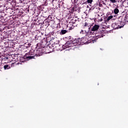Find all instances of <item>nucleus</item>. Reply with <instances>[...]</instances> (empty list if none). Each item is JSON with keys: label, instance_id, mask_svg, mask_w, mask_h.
Listing matches in <instances>:
<instances>
[{"label": "nucleus", "instance_id": "nucleus-13", "mask_svg": "<svg viewBox=\"0 0 128 128\" xmlns=\"http://www.w3.org/2000/svg\"><path fill=\"white\" fill-rule=\"evenodd\" d=\"M86 40V38H82V39H81V40H82V41H81V44H86V42H88V41H85Z\"/></svg>", "mask_w": 128, "mask_h": 128}, {"label": "nucleus", "instance_id": "nucleus-1", "mask_svg": "<svg viewBox=\"0 0 128 128\" xmlns=\"http://www.w3.org/2000/svg\"><path fill=\"white\" fill-rule=\"evenodd\" d=\"M82 39L80 38H75L73 41H68L64 45L62 46V48L64 50L66 48H72V46H80L82 44Z\"/></svg>", "mask_w": 128, "mask_h": 128}, {"label": "nucleus", "instance_id": "nucleus-9", "mask_svg": "<svg viewBox=\"0 0 128 128\" xmlns=\"http://www.w3.org/2000/svg\"><path fill=\"white\" fill-rule=\"evenodd\" d=\"M92 32L94 31H92V29L89 30L86 33V36H92V34L94 35V32Z\"/></svg>", "mask_w": 128, "mask_h": 128}, {"label": "nucleus", "instance_id": "nucleus-23", "mask_svg": "<svg viewBox=\"0 0 128 128\" xmlns=\"http://www.w3.org/2000/svg\"><path fill=\"white\" fill-rule=\"evenodd\" d=\"M0 8H1L0 7ZM2 12V10L0 9V12Z\"/></svg>", "mask_w": 128, "mask_h": 128}, {"label": "nucleus", "instance_id": "nucleus-19", "mask_svg": "<svg viewBox=\"0 0 128 128\" xmlns=\"http://www.w3.org/2000/svg\"><path fill=\"white\" fill-rule=\"evenodd\" d=\"M84 26H89L88 24L86 22V23L84 24Z\"/></svg>", "mask_w": 128, "mask_h": 128}, {"label": "nucleus", "instance_id": "nucleus-15", "mask_svg": "<svg viewBox=\"0 0 128 128\" xmlns=\"http://www.w3.org/2000/svg\"><path fill=\"white\" fill-rule=\"evenodd\" d=\"M113 18H114L113 16H108L106 19V22H110V20H112Z\"/></svg>", "mask_w": 128, "mask_h": 128}, {"label": "nucleus", "instance_id": "nucleus-3", "mask_svg": "<svg viewBox=\"0 0 128 128\" xmlns=\"http://www.w3.org/2000/svg\"><path fill=\"white\" fill-rule=\"evenodd\" d=\"M122 20H124V17L120 16L118 18L116 22L112 24V27L113 28L114 30H118V28H124V24Z\"/></svg>", "mask_w": 128, "mask_h": 128}, {"label": "nucleus", "instance_id": "nucleus-18", "mask_svg": "<svg viewBox=\"0 0 128 128\" xmlns=\"http://www.w3.org/2000/svg\"><path fill=\"white\" fill-rule=\"evenodd\" d=\"M74 28V26H73L70 27V28H69L70 30H73Z\"/></svg>", "mask_w": 128, "mask_h": 128}, {"label": "nucleus", "instance_id": "nucleus-8", "mask_svg": "<svg viewBox=\"0 0 128 128\" xmlns=\"http://www.w3.org/2000/svg\"><path fill=\"white\" fill-rule=\"evenodd\" d=\"M68 32V31L66 30H62L60 32V34L62 35V34H66Z\"/></svg>", "mask_w": 128, "mask_h": 128}, {"label": "nucleus", "instance_id": "nucleus-10", "mask_svg": "<svg viewBox=\"0 0 128 128\" xmlns=\"http://www.w3.org/2000/svg\"><path fill=\"white\" fill-rule=\"evenodd\" d=\"M46 44H48V42L46 40L42 41V42L40 44L42 46V48H46Z\"/></svg>", "mask_w": 128, "mask_h": 128}, {"label": "nucleus", "instance_id": "nucleus-17", "mask_svg": "<svg viewBox=\"0 0 128 128\" xmlns=\"http://www.w3.org/2000/svg\"><path fill=\"white\" fill-rule=\"evenodd\" d=\"M12 10L10 8H8L6 10V12H10V11Z\"/></svg>", "mask_w": 128, "mask_h": 128}, {"label": "nucleus", "instance_id": "nucleus-24", "mask_svg": "<svg viewBox=\"0 0 128 128\" xmlns=\"http://www.w3.org/2000/svg\"><path fill=\"white\" fill-rule=\"evenodd\" d=\"M6 60H8V58H6Z\"/></svg>", "mask_w": 128, "mask_h": 128}, {"label": "nucleus", "instance_id": "nucleus-25", "mask_svg": "<svg viewBox=\"0 0 128 128\" xmlns=\"http://www.w3.org/2000/svg\"><path fill=\"white\" fill-rule=\"evenodd\" d=\"M102 19H101L100 22H102Z\"/></svg>", "mask_w": 128, "mask_h": 128}, {"label": "nucleus", "instance_id": "nucleus-6", "mask_svg": "<svg viewBox=\"0 0 128 128\" xmlns=\"http://www.w3.org/2000/svg\"><path fill=\"white\" fill-rule=\"evenodd\" d=\"M100 28V26L98 24H95L93 27L91 28L92 32H96Z\"/></svg>", "mask_w": 128, "mask_h": 128}, {"label": "nucleus", "instance_id": "nucleus-7", "mask_svg": "<svg viewBox=\"0 0 128 128\" xmlns=\"http://www.w3.org/2000/svg\"><path fill=\"white\" fill-rule=\"evenodd\" d=\"M82 2H83V3L82 4H84L86 2H87L88 4H92L93 0H87V1L86 2H84V0H82Z\"/></svg>", "mask_w": 128, "mask_h": 128}, {"label": "nucleus", "instance_id": "nucleus-12", "mask_svg": "<svg viewBox=\"0 0 128 128\" xmlns=\"http://www.w3.org/2000/svg\"><path fill=\"white\" fill-rule=\"evenodd\" d=\"M114 14H118V12H120V10H118V8H116L114 10Z\"/></svg>", "mask_w": 128, "mask_h": 128}, {"label": "nucleus", "instance_id": "nucleus-14", "mask_svg": "<svg viewBox=\"0 0 128 128\" xmlns=\"http://www.w3.org/2000/svg\"><path fill=\"white\" fill-rule=\"evenodd\" d=\"M35 40H40V42H42V36H36V38H35Z\"/></svg>", "mask_w": 128, "mask_h": 128}, {"label": "nucleus", "instance_id": "nucleus-26", "mask_svg": "<svg viewBox=\"0 0 128 128\" xmlns=\"http://www.w3.org/2000/svg\"><path fill=\"white\" fill-rule=\"evenodd\" d=\"M116 20V18H113V20Z\"/></svg>", "mask_w": 128, "mask_h": 128}, {"label": "nucleus", "instance_id": "nucleus-22", "mask_svg": "<svg viewBox=\"0 0 128 128\" xmlns=\"http://www.w3.org/2000/svg\"><path fill=\"white\" fill-rule=\"evenodd\" d=\"M80 34H84V30H82L80 32Z\"/></svg>", "mask_w": 128, "mask_h": 128}, {"label": "nucleus", "instance_id": "nucleus-5", "mask_svg": "<svg viewBox=\"0 0 128 128\" xmlns=\"http://www.w3.org/2000/svg\"><path fill=\"white\" fill-rule=\"evenodd\" d=\"M42 46L41 44H37L36 50H38V52H42V56L43 54H44V48H42Z\"/></svg>", "mask_w": 128, "mask_h": 128}, {"label": "nucleus", "instance_id": "nucleus-4", "mask_svg": "<svg viewBox=\"0 0 128 128\" xmlns=\"http://www.w3.org/2000/svg\"><path fill=\"white\" fill-rule=\"evenodd\" d=\"M95 40L100 38L104 37V30H102L98 32V33L95 34Z\"/></svg>", "mask_w": 128, "mask_h": 128}, {"label": "nucleus", "instance_id": "nucleus-11", "mask_svg": "<svg viewBox=\"0 0 128 128\" xmlns=\"http://www.w3.org/2000/svg\"><path fill=\"white\" fill-rule=\"evenodd\" d=\"M4 70H10V68H12V66L10 65L6 64L4 66Z\"/></svg>", "mask_w": 128, "mask_h": 128}, {"label": "nucleus", "instance_id": "nucleus-21", "mask_svg": "<svg viewBox=\"0 0 128 128\" xmlns=\"http://www.w3.org/2000/svg\"><path fill=\"white\" fill-rule=\"evenodd\" d=\"M99 6H102V4H101L100 3L99 4Z\"/></svg>", "mask_w": 128, "mask_h": 128}, {"label": "nucleus", "instance_id": "nucleus-28", "mask_svg": "<svg viewBox=\"0 0 128 128\" xmlns=\"http://www.w3.org/2000/svg\"><path fill=\"white\" fill-rule=\"evenodd\" d=\"M78 20H75L76 22Z\"/></svg>", "mask_w": 128, "mask_h": 128}, {"label": "nucleus", "instance_id": "nucleus-20", "mask_svg": "<svg viewBox=\"0 0 128 128\" xmlns=\"http://www.w3.org/2000/svg\"><path fill=\"white\" fill-rule=\"evenodd\" d=\"M124 18H128V14L125 16Z\"/></svg>", "mask_w": 128, "mask_h": 128}, {"label": "nucleus", "instance_id": "nucleus-16", "mask_svg": "<svg viewBox=\"0 0 128 128\" xmlns=\"http://www.w3.org/2000/svg\"><path fill=\"white\" fill-rule=\"evenodd\" d=\"M110 2H112V4H116V0H110Z\"/></svg>", "mask_w": 128, "mask_h": 128}, {"label": "nucleus", "instance_id": "nucleus-29", "mask_svg": "<svg viewBox=\"0 0 128 128\" xmlns=\"http://www.w3.org/2000/svg\"><path fill=\"white\" fill-rule=\"evenodd\" d=\"M20 63H18V64H19Z\"/></svg>", "mask_w": 128, "mask_h": 128}, {"label": "nucleus", "instance_id": "nucleus-27", "mask_svg": "<svg viewBox=\"0 0 128 128\" xmlns=\"http://www.w3.org/2000/svg\"><path fill=\"white\" fill-rule=\"evenodd\" d=\"M114 18H116V16H114Z\"/></svg>", "mask_w": 128, "mask_h": 128}, {"label": "nucleus", "instance_id": "nucleus-2", "mask_svg": "<svg viewBox=\"0 0 128 128\" xmlns=\"http://www.w3.org/2000/svg\"><path fill=\"white\" fill-rule=\"evenodd\" d=\"M42 52H38V50L36 51V54H34V53L32 52H30L26 54L24 56V58L27 60H32L38 58V56H42Z\"/></svg>", "mask_w": 128, "mask_h": 128}]
</instances>
